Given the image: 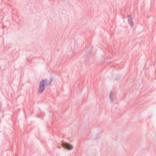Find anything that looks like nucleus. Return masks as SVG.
Listing matches in <instances>:
<instances>
[{
    "label": "nucleus",
    "mask_w": 156,
    "mask_h": 156,
    "mask_svg": "<svg viewBox=\"0 0 156 156\" xmlns=\"http://www.w3.org/2000/svg\"><path fill=\"white\" fill-rule=\"evenodd\" d=\"M52 79L50 80L47 79H43L40 82L39 86L38 88V92L39 94L42 93L44 90L45 86H49L51 84Z\"/></svg>",
    "instance_id": "1"
},
{
    "label": "nucleus",
    "mask_w": 156,
    "mask_h": 156,
    "mask_svg": "<svg viewBox=\"0 0 156 156\" xmlns=\"http://www.w3.org/2000/svg\"><path fill=\"white\" fill-rule=\"evenodd\" d=\"M62 146L63 147L68 150H71L73 148V146L69 144L63 142L62 143Z\"/></svg>",
    "instance_id": "2"
},
{
    "label": "nucleus",
    "mask_w": 156,
    "mask_h": 156,
    "mask_svg": "<svg viewBox=\"0 0 156 156\" xmlns=\"http://www.w3.org/2000/svg\"><path fill=\"white\" fill-rule=\"evenodd\" d=\"M127 17L128 18V21L130 26H134V23L133 21L132 18L131 16L130 15H128Z\"/></svg>",
    "instance_id": "3"
},
{
    "label": "nucleus",
    "mask_w": 156,
    "mask_h": 156,
    "mask_svg": "<svg viewBox=\"0 0 156 156\" xmlns=\"http://www.w3.org/2000/svg\"><path fill=\"white\" fill-rule=\"evenodd\" d=\"M109 98L110 99V101L111 103L113 102V97L112 96V92H111V94H110L109 95Z\"/></svg>",
    "instance_id": "4"
},
{
    "label": "nucleus",
    "mask_w": 156,
    "mask_h": 156,
    "mask_svg": "<svg viewBox=\"0 0 156 156\" xmlns=\"http://www.w3.org/2000/svg\"><path fill=\"white\" fill-rule=\"evenodd\" d=\"M90 51H87L86 53V58H87L88 55L90 54Z\"/></svg>",
    "instance_id": "5"
}]
</instances>
